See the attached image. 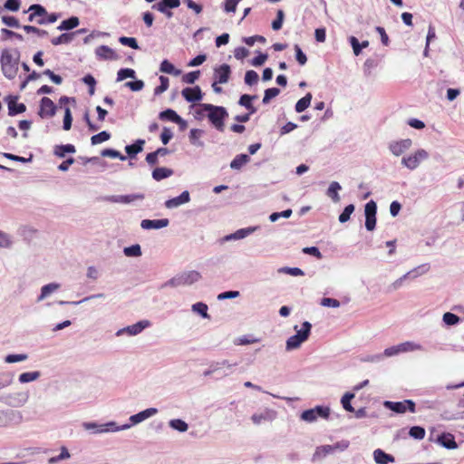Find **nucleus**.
<instances>
[{"mask_svg":"<svg viewBox=\"0 0 464 464\" xmlns=\"http://www.w3.org/2000/svg\"><path fill=\"white\" fill-rule=\"evenodd\" d=\"M20 53L16 50L4 49L0 57L1 68L4 75L12 80L18 72Z\"/></svg>","mask_w":464,"mask_h":464,"instance_id":"obj_1","label":"nucleus"},{"mask_svg":"<svg viewBox=\"0 0 464 464\" xmlns=\"http://www.w3.org/2000/svg\"><path fill=\"white\" fill-rule=\"evenodd\" d=\"M201 107L204 111L208 112V119L211 124L218 131L223 132L225 130V120L228 117L226 108L209 103H203Z\"/></svg>","mask_w":464,"mask_h":464,"instance_id":"obj_2","label":"nucleus"},{"mask_svg":"<svg viewBox=\"0 0 464 464\" xmlns=\"http://www.w3.org/2000/svg\"><path fill=\"white\" fill-rule=\"evenodd\" d=\"M311 328L312 324L309 322L303 323L302 328L286 341V349L293 350L298 348L302 343L308 339Z\"/></svg>","mask_w":464,"mask_h":464,"instance_id":"obj_3","label":"nucleus"},{"mask_svg":"<svg viewBox=\"0 0 464 464\" xmlns=\"http://www.w3.org/2000/svg\"><path fill=\"white\" fill-rule=\"evenodd\" d=\"M429 158V153L423 149L417 150L414 153L403 157L401 164L411 170L417 169L420 164Z\"/></svg>","mask_w":464,"mask_h":464,"instance_id":"obj_4","label":"nucleus"},{"mask_svg":"<svg viewBox=\"0 0 464 464\" xmlns=\"http://www.w3.org/2000/svg\"><path fill=\"white\" fill-rule=\"evenodd\" d=\"M330 416V409L325 406H316L313 409L304 411L301 419L306 422H314L317 419L327 420Z\"/></svg>","mask_w":464,"mask_h":464,"instance_id":"obj_5","label":"nucleus"},{"mask_svg":"<svg viewBox=\"0 0 464 464\" xmlns=\"http://www.w3.org/2000/svg\"><path fill=\"white\" fill-rule=\"evenodd\" d=\"M384 406L389 410L397 413H404L406 411L415 412V403L411 400H405L403 401H385Z\"/></svg>","mask_w":464,"mask_h":464,"instance_id":"obj_6","label":"nucleus"},{"mask_svg":"<svg viewBox=\"0 0 464 464\" xmlns=\"http://www.w3.org/2000/svg\"><path fill=\"white\" fill-rule=\"evenodd\" d=\"M376 211L377 205L373 200H370L365 205V227L369 231H372L376 226Z\"/></svg>","mask_w":464,"mask_h":464,"instance_id":"obj_7","label":"nucleus"},{"mask_svg":"<svg viewBox=\"0 0 464 464\" xmlns=\"http://www.w3.org/2000/svg\"><path fill=\"white\" fill-rule=\"evenodd\" d=\"M56 106L54 102L48 97L42 98L40 102L39 116L41 118H50L55 114Z\"/></svg>","mask_w":464,"mask_h":464,"instance_id":"obj_8","label":"nucleus"},{"mask_svg":"<svg viewBox=\"0 0 464 464\" xmlns=\"http://www.w3.org/2000/svg\"><path fill=\"white\" fill-rule=\"evenodd\" d=\"M412 145V141L411 139L401 140L397 141H393L389 145V149L391 152L395 156H400L407 150H409Z\"/></svg>","mask_w":464,"mask_h":464,"instance_id":"obj_9","label":"nucleus"},{"mask_svg":"<svg viewBox=\"0 0 464 464\" xmlns=\"http://www.w3.org/2000/svg\"><path fill=\"white\" fill-rule=\"evenodd\" d=\"M231 69L227 63L220 65L214 70L215 81L220 84L227 83L230 78Z\"/></svg>","mask_w":464,"mask_h":464,"instance_id":"obj_10","label":"nucleus"},{"mask_svg":"<svg viewBox=\"0 0 464 464\" xmlns=\"http://www.w3.org/2000/svg\"><path fill=\"white\" fill-rule=\"evenodd\" d=\"M181 94L184 97V99L188 102H198L202 99V92L199 86H195L193 88H184L181 92Z\"/></svg>","mask_w":464,"mask_h":464,"instance_id":"obj_11","label":"nucleus"},{"mask_svg":"<svg viewBox=\"0 0 464 464\" xmlns=\"http://www.w3.org/2000/svg\"><path fill=\"white\" fill-rule=\"evenodd\" d=\"M169 221L168 218L162 219H143L140 223V227L143 229H159L165 227L169 225Z\"/></svg>","mask_w":464,"mask_h":464,"instance_id":"obj_12","label":"nucleus"},{"mask_svg":"<svg viewBox=\"0 0 464 464\" xmlns=\"http://www.w3.org/2000/svg\"><path fill=\"white\" fill-rule=\"evenodd\" d=\"M95 54L102 60H117L118 55L113 49L107 45H101L96 48Z\"/></svg>","mask_w":464,"mask_h":464,"instance_id":"obj_13","label":"nucleus"},{"mask_svg":"<svg viewBox=\"0 0 464 464\" xmlns=\"http://www.w3.org/2000/svg\"><path fill=\"white\" fill-rule=\"evenodd\" d=\"M190 200L188 191H183L179 196L170 198L166 201L165 206L168 208H177L182 204L188 203Z\"/></svg>","mask_w":464,"mask_h":464,"instance_id":"obj_14","label":"nucleus"},{"mask_svg":"<svg viewBox=\"0 0 464 464\" xmlns=\"http://www.w3.org/2000/svg\"><path fill=\"white\" fill-rule=\"evenodd\" d=\"M160 119L162 121H170L172 122L178 124H185L186 122L182 120V118L172 109H167L161 111L159 115Z\"/></svg>","mask_w":464,"mask_h":464,"instance_id":"obj_15","label":"nucleus"},{"mask_svg":"<svg viewBox=\"0 0 464 464\" xmlns=\"http://www.w3.org/2000/svg\"><path fill=\"white\" fill-rule=\"evenodd\" d=\"M143 194H131V195H121V196H112L110 198V201L114 203H122L129 204L135 200L143 199Z\"/></svg>","mask_w":464,"mask_h":464,"instance_id":"obj_16","label":"nucleus"},{"mask_svg":"<svg viewBox=\"0 0 464 464\" xmlns=\"http://www.w3.org/2000/svg\"><path fill=\"white\" fill-rule=\"evenodd\" d=\"M28 12H31L28 16V21L30 22L34 21L36 17H39V19H41L45 18V16L47 15L46 9L38 4L32 5L29 7Z\"/></svg>","mask_w":464,"mask_h":464,"instance_id":"obj_17","label":"nucleus"},{"mask_svg":"<svg viewBox=\"0 0 464 464\" xmlns=\"http://www.w3.org/2000/svg\"><path fill=\"white\" fill-rule=\"evenodd\" d=\"M201 277L200 274L197 271H188L186 273H183L179 276L177 279L179 281V284L182 285H191L197 281L199 280Z\"/></svg>","mask_w":464,"mask_h":464,"instance_id":"obj_18","label":"nucleus"},{"mask_svg":"<svg viewBox=\"0 0 464 464\" xmlns=\"http://www.w3.org/2000/svg\"><path fill=\"white\" fill-rule=\"evenodd\" d=\"M16 99V97H14L8 101V114L10 116L23 113L26 110V106L24 103H17Z\"/></svg>","mask_w":464,"mask_h":464,"instance_id":"obj_19","label":"nucleus"},{"mask_svg":"<svg viewBox=\"0 0 464 464\" xmlns=\"http://www.w3.org/2000/svg\"><path fill=\"white\" fill-rule=\"evenodd\" d=\"M83 30H78L76 32H72V33H64V34H62L61 35L57 36V37H54L51 40V43L53 45H59V44H69L71 43L75 34H79L81 32H82Z\"/></svg>","mask_w":464,"mask_h":464,"instance_id":"obj_20","label":"nucleus"},{"mask_svg":"<svg viewBox=\"0 0 464 464\" xmlns=\"http://www.w3.org/2000/svg\"><path fill=\"white\" fill-rule=\"evenodd\" d=\"M373 458L378 464H388L395 460L393 456L387 454L381 449H377L373 451Z\"/></svg>","mask_w":464,"mask_h":464,"instance_id":"obj_21","label":"nucleus"},{"mask_svg":"<svg viewBox=\"0 0 464 464\" xmlns=\"http://www.w3.org/2000/svg\"><path fill=\"white\" fill-rule=\"evenodd\" d=\"M180 5V0H161L157 4L152 5V9H155L159 12H165V7L167 8H177Z\"/></svg>","mask_w":464,"mask_h":464,"instance_id":"obj_22","label":"nucleus"},{"mask_svg":"<svg viewBox=\"0 0 464 464\" xmlns=\"http://www.w3.org/2000/svg\"><path fill=\"white\" fill-rule=\"evenodd\" d=\"M76 149L72 144L56 145L53 153L58 158H64L66 153H74Z\"/></svg>","mask_w":464,"mask_h":464,"instance_id":"obj_23","label":"nucleus"},{"mask_svg":"<svg viewBox=\"0 0 464 464\" xmlns=\"http://www.w3.org/2000/svg\"><path fill=\"white\" fill-rule=\"evenodd\" d=\"M145 140H138L131 145H127L125 150L130 158L135 157L139 152L142 151Z\"/></svg>","mask_w":464,"mask_h":464,"instance_id":"obj_24","label":"nucleus"},{"mask_svg":"<svg viewBox=\"0 0 464 464\" xmlns=\"http://www.w3.org/2000/svg\"><path fill=\"white\" fill-rule=\"evenodd\" d=\"M439 441L440 442L441 445L450 450H453L458 447L454 437L450 433L442 434L441 436H440Z\"/></svg>","mask_w":464,"mask_h":464,"instance_id":"obj_25","label":"nucleus"},{"mask_svg":"<svg viewBox=\"0 0 464 464\" xmlns=\"http://www.w3.org/2000/svg\"><path fill=\"white\" fill-rule=\"evenodd\" d=\"M256 230V227L241 228V229L237 230L235 233L227 236V239H242V238L249 236Z\"/></svg>","mask_w":464,"mask_h":464,"instance_id":"obj_26","label":"nucleus"},{"mask_svg":"<svg viewBox=\"0 0 464 464\" xmlns=\"http://www.w3.org/2000/svg\"><path fill=\"white\" fill-rule=\"evenodd\" d=\"M173 174V170L168 168H156L152 171V177L155 180H161L163 179L169 178Z\"/></svg>","mask_w":464,"mask_h":464,"instance_id":"obj_27","label":"nucleus"},{"mask_svg":"<svg viewBox=\"0 0 464 464\" xmlns=\"http://www.w3.org/2000/svg\"><path fill=\"white\" fill-rule=\"evenodd\" d=\"M79 19L76 16H72L69 19L63 20L60 25L57 27L58 30H71L79 25Z\"/></svg>","mask_w":464,"mask_h":464,"instance_id":"obj_28","label":"nucleus"},{"mask_svg":"<svg viewBox=\"0 0 464 464\" xmlns=\"http://www.w3.org/2000/svg\"><path fill=\"white\" fill-rule=\"evenodd\" d=\"M160 72L178 76L181 73L180 70H178L174 65L168 60H163L160 63Z\"/></svg>","mask_w":464,"mask_h":464,"instance_id":"obj_29","label":"nucleus"},{"mask_svg":"<svg viewBox=\"0 0 464 464\" xmlns=\"http://www.w3.org/2000/svg\"><path fill=\"white\" fill-rule=\"evenodd\" d=\"M312 101V94L310 92L306 93L305 96L301 98L295 104V111L296 112H303L305 111L311 103Z\"/></svg>","mask_w":464,"mask_h":464,"instance_id":"obj_30","label":"nucleus"},{"mask_svg":"<svg viewBox=\"0 0 464 464\" xmlns=\"http://www.w3.org/2000/svg\"><path fill=\"white\" fill-rule=\"evenodd\" d=\"M249 161V157L246 154H239L235 157L231 161L230 167L233 169H240L245 164Z\"/></svg>","mask_w":464,"mask_h":464,"instance_id":"obj_31","label":"nucleus"},{"mask_svg":"<svg viewBox=\"0 0 464 464\" xmlns=\"http://www.w3.org/2000/svg\"><path fill=\"white\" fill-rule=\"evenodd\" d=\"M148 325H149L148 321H140L135 324L128 326L126 329H124V331L127 332L130 335H136V334H140Z\"/></svg>","mask_w":464,"mask_h":464,"instance_id":"obj_32","label":"nucleus"},{"mask_svg":"<svg viewBox=\"0 0 464 464\" xmlns=\"http://www.w3.org/2000/svg\"><path fill=\"white\" fill-rule=\"evenodd\" d=\"M255 98H256V96H251V95H248V94H243L240 97L238 103L241 106H244L246 109L249 110L250 113H254L256 111V109H255V107L252 104V101Z\"/></svg>","mask_w":464,"mask_h":464,"instance_id":"obj_33","label":"nucleus"},{"mask_svg":"<svg viewBox=\"0 0 464 464\" xmlns=\"http://www.w3.org/2000/svg\"><path fill=\"white\" fill-rule=\"evenodd\" d=\"M340 189H341L340 184L336 181H333L327 189L328 197H330L334 201H338L340 198L339 195H338V191Z\"/></svg>","mask_w":464,"mask_h":464,"instance_id":"obj_34","label":"nucleus"},{"mask_svg":"<svg viewBox=\"0 0 464 464\" xmlns=\"http://www.w3.org/2000/svg\"><path fill=\"white\" fill-rule=\"evenodd\" d=\"M40 377L39 372H23L19 375V382L22 383L30 382L37 380Z\"/></svg>","mask_w":464,"mask_h":464,"instance_id":"obj_35","label":"nucleus"},{"mask_svg":"<svg viewBox=\"0 0 464 464\" xmlns=\"http://www.w3.org/2000/svg\"><path fill=\"white\" fill-rule=\"evenodd\" d=\"M169 426L174 429V430H177L180 432H184V431H187L188 429V424L180 420V419H174V420H171L169 421Z\"/></svg>","mask_w":464,"mask_h":464,"instance_id":"obj_36","label":"nucleus"},{"mask_svg":"<svg viewBox=\"0 0 464 464\" xmlns=\"http://www.w3.org/2000/svg\"><path fill=\"white\" fill-rule=\"evenodd\" d=\"M59 288V285L58 284H48V285H45L42 287V290H41V295L40 296L38 297V300H43L44 299L46 296H48L51 293H53V291H55L56 289Z\"/></svg>","mask_w":464,"mask_h":464,"instance_id":"obj_37","label":"nucleus"},{"mask_svg":"<svg viewBox=\"0 0 464 464\" xmlns=\"http://www.w3.org/2000/svg\"><path fill=\"white\" fill-rule=\"evenodd\" d=\"M110 138H111V134L109 132L103 130L98 134L93 135L91 138V141H92V145H96V144H100L102 142L108 140Z\"/></svg>","mask_w":464,"mask_h":464,"instance_id":"obj_38","label":"nucleus"},{"mask_svg":"<svg viewBox=\"0 0 464 464\" xmlns=\"http://www.w3.org/2000/svg\"><path fill=\"white\" fill-rule=\"evenodd\" d=\"M285 18V13L282 9L277 10L276 18L272 22V28L275 31H278L282 28Z\"/></svg>","mask_w":464,"mask_h":464,"instance_id":"obj_39","label":"nucleus"},{"mask_svg":"<svg viewBox=\"0 0 464 464\" xmlns=\"http://www.w3.org/2000/svg\"><path fill=\"white\" fill-rule=\"evenodd\" d=\"M160 84L154 89L155 95L161 94L162 92L167 91L169 88V78H167L165 76H160Z\"/></svg>","mask_w":464,"mask_h":464,"instance_id":"obj_40","label":"nucleus"},{"mask_svg":"<svg viewBox=\"0 0 464 464\" xmlns=\"http://www.w3.org/2000/svg\"><path fill=\"white\" fill-rule=\"evenodd\" d=\"M135 71L130 68L121 69L117 73V81L121 82L126 78H134Z\"/></svg>","mask_w":464,"mask_h":464,"instance_id":"obj_41","label":"nucleus"},{"mask_svg":"<svg viewBox=\"0 0 464 464\" xmlns=\"http://www.w3.org/2000/svg\"><path fill=\"white\" fill-rule=\"evenodd\" d=\"M425 430L420 426L411 427L409 434L411 437L416 440H422L425 437Z\"/></svg>","mask_w":464,"mask_h":464,"instance_id":"obj_42","label":"nucleus"},{"mask_svg":"<svg viewBox=\"0 0 464 464\" xmlns=\"http://www.w3.org/2000/svg\"><path fill=\"white\" fill-rule=\"evenodd\" d=\"M192 310L201 314L204 318H208V305L206 304L201 302L196 303L192 305Z\"/></svg>","mask_w":464,"mask_h":464,"instance_id":"obj_43","label":"nucleus"},{"mask_svg":"<svg viewBox=\"0 0 464 464\" xmlns=\"http://www.w3.org/2000/svg\"><path fill=\"white\" fill-rule=\"evenodd\" d=\"M354 397L353 393H346L342 398V405L343 409L349 412H353L354 409L351 404V400Z\"/></svg>","mask_w":464,"mask_h":464,"instance_id":"obj_44","label":"nucleus"},{"mask_svg":"<svg viewBox=\"0 0 464 464\" xmlns=\"http://www.w3.org/2000/svg\"><path fill=\"white\" fill-rule=\"evenodd\" d=\"M353 211H354V206L353 204L346 206L344 208L343 211L339 216V221L341 223H344V222L348 221Z\"/></svg>","mask_w":464,"mask_h":464,"instance_id":"obj_45","label":"nucleus"},{"mask_svg":"<svg viewBox=\"0 0 464 464\" xmlns=\"http://www.w3.org/2000/svg\"><path fill=\"white\" fill-rule=\"evenodd\" d=\"M258 82V74L253 70H249L245 74V82L247 85H254Z\"/></svg>","mask_w":464,"mask_h":464,"instance_id":"obj_46","label":"nucleus"},{"mask_svg":"<svg viewBox=\"0 0 464 464\" xmlns=\"http://www.w3.org/2000/svg\"><path fill=\"white\" fill-rule=\"evenodd\" d=\"M279 92H280V90L276 87L266 89L265 91L263 103H268L270 102V100L276 97L279 94Z\"/></svg>","mask_w":464,"mask_h":464,"instance_id":"obj_47","label":"nucleus"},{"mask_svg":"<svg viewBox=\"0 0 464 464\" xmlns=\"http://www.w3.org/2000/svg\"><path fill=\"white\" fill-rule=\"evenodd\" d=\"M119 42L121 44L129 46L132 49H139L137 40L133 37L121 36L119 38Z\"/></svg>","mask_w":464,"mask_h":464,"instance_id":"obj_48","label":"nucleus"},{"mask_svg":"<svg viewBox=\"0 0 464 464\" xmlns=\"http://www.w3.org/2000/svg\"><path fill=\"white\" fill-rule=\"evenodd\" d=\"M102 156L110 158H118L121 160H125L126 157L118 150L112 149H105L102 151Z\"/></svg>","mask_w":464,"mask_h":464,"instance_id":"obj_49","label":"nucleus"},{"mask_svg":"<svg viewBox=\"0 0 464 464\" xmlns=\"http://www.w3.org/2000/svg\"><path fill=\"white\" fill-rule=\"evenodd\" d=\"M200 72L199 71H194L188 72L183 75L182 81L185 83L193 84L199 77Z\"/></svg>","mask_w":464,"mask_h":464,"instance_id":"obj_50","label":"nucleus"},{"mask_svg":"<svg viewBox=\"0 0 464 464\" xmlns=\"http://www.w3.org/2000/svg\"><path fill=\"white\" fill-rule=\"evenodd\" d=\"M459 317L452 313H445L443 314V322L448 325H454L459 322Z\"/></svg>","mask_w":464,"mask_h":464,"instance_id":"obj_51","label":"nucleus"},{"mask_svg":"<svg viewBox=\"0 0 464 464\" xmlns=\"http://www.w3.org/2000/svg\"><path fill=\"white\" fill-rule=\"evenodd\" d=\"M124 254L127 256H140L141 255V249L140 245H133L124 248Z\"/></svg>","mask_w":464,"mask_h":464,"instance_id":"obj_52","label":"nucleus"},{"mask_svg":"<svg viewBox=\"0 0 464 464\" xmlns=\"http://www.w3.org/2000/svg\"><path fill=\"white\" fill-rule=\"evenodd\" d=\"M295 58L300 65H304L307 62L306 55L303 53L302 49L298 44L295 45Z\"/></svg>","mask_w":464,"mask_h":464,"instance_id":"obj_53","label":"nucleus"},{"mask_svg":"<svg viewBox=\"0 0 464 464\" xmlns=\"http://www.w3.org/2000/svg\"><path fill=\"white\" fill-rule=\"evenodd\" d=\"M23 29L27 34L34 33V34H36L39 36H44V35L48 34L47 31L43 30V29H39V28H37L35 26H33V25H24Z\"/></svg>","mask_w":464,"mask_h":464,"instance_id":"obj_54","label":"nucleus"},{"mask_svg":"<svg viewBox=\"0 0 464 464\" xmlns=\"http://www.w3.org/2000/svg\"><path fill=\"white\" fill-rule=\"evenodd\" d=\"M82 80H83L84 83L89 85V87H90L89 92L91 95H92L94 93L95 84H96V81H95L94 77L91 74H87L83 77Z\"/></svg>","mask_w":464,"mask_h":464,"instance_id":"obj_55","label":"nucleus"},{"mask_svg":"<svg viewBox=\"0 0 464 464\" xmlns=\"http://www.w3.org/2000/svg\"><path fill=\"white\" fill-rule=\"evenodd\" d=\"M72 117L71 114L70 108H65L64 118H63V129L69 130L72 127Z\"/></svg>","mask_w":464,"mask_h":464,"instance_id":"obj_56","label":"nucleus"},{"mask_svg":"<svg viewBox=\"0 0 464 464\" xmlns=\"http://www.w3.org/2000/svg\"><path fill=\"white\" fill-rule=\"evenodd\" d=\"M21 5L20 0H6L5 8L13 12L18 11Z\"/></svg>","mask_w":464,"mask_h":464,"instance_id":"obj_57","label":"nucleus"},{"mask_svg":"<svg viewBox=\"0 0 464 464\" xmlns=\"http://www.w3.org/2000/svg\"><path fill=\"white\" fill-rule=\"evenodd\" d=\"M43 74L48 76L55 84H61L63 82V78L58 74H55L50 69L44 70Z\"/></svg>","mask_w":464,"mask_h":464,"instance_id":"obj_58","label":"nucleus"},{"mask_svg":"<svg viewBox=\"0 0 464 464\" xmlns=\"http://www.w3.org/2000/svg\"><path fill=\"white\" fill-rule=\"evenodd\" d=\"M125 86H127L133 92H138V91H140L144 87V82L141 80H137L134 82H126Z\"/></svg>","mask_w":464,"mask_h":464,"instance_id":"obj_59","label":"nucleus"},{"mask_svg":"<svg viewBox=\"0 0 464 464\" xmlns=\"http://www.w3.org/2000/svg\"><path fill=\"white\" fill-rule=\"evenodd\" d=\"M27 359L26 354H9L5 357V362L8 363H14L22 362Z\"/></svg>","mask_w":464,"mask_h":464,"instance_id":"obj_60","label":"nucleus"},{"mask_svg":"<svg viewBox=\"0 0 464 464\" xmlns=\"http://www.w3.org/2000/svg\"><path fill=\"white\" fill-rule=\"evenodd\" d=\"M398 347L400 348V352L401 353L408 352V351H413V350H418V349L420 348V345L414 344V343H410V342H406V343H401V344L398 345Z\"/></svg>","mask_w":464,"mask_h":464,"instance_id":"obj_61","label":"nucleus"},{"mask_svg":"<svg viewBox=\"0 0 464 464\" xmlns=\"http://www.w3.org/2000/svg\"><path fill=\"white\" fill-rule=\"evenodd\" d=\"M350 44L353 47V53L357 56L361 53L362 52V46L358 41V39L355 37V36H351L350 39Z\"/></svg>","mask_w":464,"mask_h":464,"instance_id":"obj_62","label":"nucleus"},{"mask_svg":"<svg viewBox=\"0 0 464 464\" xmlns=\"http://www.w3.org/2000/svg\"><path fill=\"white\" fill-rule=\"evenodd\" d=\"M239 1L240 0H226L224 3L225 11L227 13H234Z\"/></svg>","mask_w":464,"mask_h":464,"instance_id":"obj_63","label":"nucleus"},{"mask_svg":"<svg viewBox=\"0 0 464 464\" xmlns=\"http://www.w3.org/2000/svg\"><path fill=\"white\" fill-rule=\"evenodd\" d=\"M2 21L5 24L10 27L17 28L20 26L18 20L14 16H3Z\"/></svg>","mask_w":464,"mask_h":464,"instance_id":"obj_64","label":"nucleus"}]
</instances>
